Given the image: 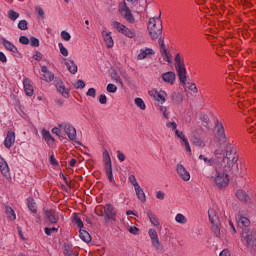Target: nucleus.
Returning a JSON list of instances; mask_svg holds the SVG:
<instances>
[{
	"label": "nucleus",
	"instance_id": "obj_1",
	"mask_svg": "<svg viewBox=\"0 0 256 256\" xmlns=\"http://www.w3.org/2000/svg\"><path fill=\"white\" fill-rule=\"evenodd\" d=\"M148 32L153 41L161 37L163 33V23L161 22V17H152L149 19Z\"/></svg>",
	"mask_w": 256,
	"mask_h": 256
},
{
	"label": "nucleus",
	"instance_id": "obj_2",
	"mask_svg": "<svg viewBox=\"0 0 256 256\" xmlns=\"http://www.w3.org/2000/svg\"><path fill=\"white\" fill-rule=\"evenodd\" d=\"M239 161V155H237V148L233 144L226 145V152L223 158L225 167H233L235 163Z\"/></svg>",
	"mask_w": 256,
	"mask_h": 256
},
{
	"label": "nucleus",
	"instance_id": "obj_3",
	"mask_svg": "<svg viewBox=\"0 0 256 256\" xmlns=\"http://www.w3.org/2000/svg\"><path fill=\"white\" fill-rule=\"evenodd\" d=\"M112 27L116 29L118 33H121L128 39H137V30H135L134 28L130 29L124 24H121L120 22H117V21H114L112 23Z\"/></svg>",
	"mask_w": 256,
	"mask_h": 256
},
{
	"label": "nucleus",
	"instance_id": "obj_4",
	"mask_svg": "<svg viewBox=\"0 0 256 256\" xmlns=\"http://www.w3.org/2000/svg\"><path fill=\"white\" fill-rule=\"evenodd\" d=\"M242 243L245 245L250 253H256V233L243 232Z\"/></svg>",
	"mask_w": 256,
	"mask_h": 256
},
{
	"label": "nucleus",
	"instance_id": "obj_5",
	"mask_svg": "<svg viewBox=\"0 0 256 256\" xmlns=\"http://www.w3.org/2000/svg\"><path fill=\"white\" fill-rule=\"evenodd\" d=\"M214 184L216 185V187H218V189H225L229 187V174L226 171L216 172Z\"/></svg>",
	"mask_w": 256,
	"mask_h": 256
},
{
	"label": "nucleus",
	"instance_id": "obj_6",
	"mask_svg": "<svg viewBox=\"0 0 256 256\" xmlns=\"http://www.w3.org/2000/svg\"><path fill=\"white\" fill-rule=\"evenodd\" d=\"M103 161H104L105 173L110 183L115 184V179L113 178V166L111 164V156L109 155V151L107 150H104L103 152Z\"/></svg>",
	"mask_w": 256,
	"mask_h": 256
},
{
	"label": "nucleus",
	"instance_id": "obj_7",
	"mask_svg": "<svg viewBox=\"0 0 256 256\" xmlns=\"http://www.w3.org/2000/svg\"><path fill=\"white\" fill-rule=\"evenodd\" d=\"M118 11L120 15L127 21L128 23H135V16H133V13L131 12V9L127 7L126 2H122L118 6Z\"/></svg>",
	"mask_w": 256,
	"mask_h": 256
},
{
	"label": "nucleus",
	"instance_id": "obj_8",
	"mask_svg": "<svg viewBox=\"0 0 256 256\" xmlns=\"http://www.w3.org/2000/svg\"><path fill=\"white\" fill-rule=\"evenodd\" d=\"M58 127L64 130V133L67 135L70 141H74V143H77V129H75V126L69 123H62L59 124Z\"/></svg>",
	"mask_w": 256,
	"mask_h": 256
},
{
	"label": "nucleus",
	"instance_id": "obj_9",
	"mask_svg": "<svg viewBox=\"0 0 256 256\" xmlns=\"http://www.w3.org/2000/svg\"><path fill=\"white\" fill-rule=\"evenodd\" d=\"M148 236L151 239L152 246L156 251H163L165 247L162 245L161 241H159V235L157 234V230L150 228L148 230Z\"/></svg>",
	"mask_w": 256,
	"mask_h": 256
},
{
	"label": "nucleus",
	"instance_id": "obj_10",
	"mask_svg": "<svg viewBox=\"0 0 256 256\" xmlns=\"http://www.w3.org/2000/svg\"><path fill=\"white\" fill-rule=\"evenodd\" d=\"M150 97H153V99H155V101H157L158 103H165V101H167V92L164 90H150L149 92Z\"/></svg>",
	"mask_w": 256,
	"mask_h": 256
},
{
	"label": "nucleus",
	"instance_id": "obj_11",
	"mask_svg": "<svg viewBox=\"0 0 256 256\" xmlns=\"http://www.w3.org/2000/svg\"><path fill=\"white\" fill-rule=\"evenodd\" d=\"M216 139L219 141V143H227L225 127L223 126V123L219 121L216 122Z\"/></svg>",
	"mask_w": 256,
	"mask_h": 256
},
{
	"label": "nucleus",
	"instance_id": "obj_12",
	"mask_svg": "<svg viewBox=\"0 0 256 256\" xmlns=\"http://www.w3.org/2000/svg\"><path fill=\"white\" fill-rule=\"evenodd\" d=\"M176 173L178 177L182 179V181L187 182L191 180V173H189V171H187V168H185V166H183L182 164L176 165Z\"/></svg>",
	"mask_w": 256,
	"mask_h": 256
},
{
	"label": "nucleus",
	"instance_id": "obj_13",
	"mask_svg": "<svg viewBox=\"0 0 256 256\" xmlns=\"http://www.w3.org/2000/svg\"><path fill=\"white\" fill-rule=\"evenodd\" d=\"M176 79H177V76L173 71L162 73L160 76V81H162L163 83H166V85H175Z\"/></svg>",
	"mask_w": 256,
	"mask_h": 256
},
{
	"label": "nucleus",
	"instance_id": "obj_14",
	"mask_svg": "<svg viewBox=\"0 0 256 256\" xmlns=\"http://www.w3.org/2000/svg\"><path fill=\"white\" fill-rule=\"evenodd\" d=\"M56 89L64 99H69V97H71V94H69V88L65 87V83L62 82V80H58L56 82Z\"/></svg>",
	"mask_w": 256,
	"mask_h": 256
},
{
	"label": "nucleus",
	"instance_id": "obj_15",
	"mask_svg": "<svg viewBox=\"0 0 256 256\" xmlns=\"http://www.w3.org/2000/svg\"><path fill=\"white\" fill-rule=\"evenodd\" d=\"M237 225L238 227H241L242 229L245 227H249L251 225V220L243 212H239V214L236 217Z\"/></svg>",
	"mask_w": 256,
	"mask_h": 256
},
{
	"label": "nucleus",
	"instance_id": "obj_16",
	"mask_svg": "<svg viewBox=\"0 0 256 256\" xmlns=\"http://www.w3.org/2000/svg\"><path fill=\"white\" fill-rule=\"evenodd\" d=\"M154 53H155V50H153V48H142L140 49L137 55V61H143L145 59H149V57H151Z\"/></svg>",
	"mask_w": 256,
	"mask_h": 256
},
{
	"label": "nucleus",
	"instance_id": "obj_17",
	"mask_svg": "<svg viewBox=\"0 0 256 256\" xmlns=\"http://www.w3.org/2000/svg\"><path fill=\"white\" fill-rule=\"evenodd\" d=\"M104 215L107 219L115 221V217H117V211L115 210V207H113V205L106 204L104 206Z\"/></svg>",
	"mask_w": 256,
	"mask_h": 256
},
{
	"label": "nucleus",
	"instance_id": "obj_18",
	"mask_svg": "<svg viewBox=\"0 0 256 256\" xmlns=\"http://www.w3.org/2000/svg\"><path fill=\"white\" fill-rule=\"evenodd\" d=\"M102 38L105 42L107 49H113L115 41H113V36H111V32H108L107 30H102Z\"/></svg>",
	"mask_w": 256,
	"mask_h": 256
},
{
	"label": "nucleus",
	"instance_id": "obj_19",
	"mask_svg": "<svg viewBox=\"0 0 256 256\" xmlns=\"http://www.w3.org/2000/svg\"><path fill=\"white\" fill-rule=\"evenodd\" d=\"M235 195L241 203H251V196H249L247 191L239 189L236 191Z\"/></svg>",
	"mask_w": 256,
	"mask_h": 256
},
{
	"label": "nucleus",
	"instance_id": "obj_20",
	"mask_svg": "<svg viewBox=\"0 0 256 256\" xmlns=\"http://www.w3.org/2000/svg\"><path fill=\"white\" fill-rule=\"evenodd\" d=\"M24 91L28 97H33L35 90L33 89V84L29 78L23 79Z\"/></svg>",
	"mask_w": 256,
	"mask_h": 256
},
{
	"label": "nucleus",
	"instance_id": "obj_21",
	"mask_svg": "<svg viewBox=\"0 0 256 256\" xmlns=\"http://www.w3.org/2000/svg\"><path fill=\"white\" fill-rule=\"evenodd\" d=\"M46 215V219L49 221V223H51L52 225H55L57 223H59V214H57L55 211L53 210H47L45 212Z\"/></svg>",
	"mask_w": 256,
	"mask_h": 256
},
{
	"label": "nucleus",
	"instance_id": "obj_22",
	"mask_svg": "<svg viewBox=\"0 0 256 256\" xmlns=\"http://www.w3.org/2000/svg\"><path fill=\"white\" fill-rule=\"evenodd\" d=\"M63 62H64V65L67 67V70L69 71V73H71L72 75H75L77 73L78 68H77V65L75 64V61L64 58Z\"/></svg>",
	"mask_w": 256,
	"mask_h": 256
},
{
	"label": "nucleus",
	"instance_id": "obj_23",
	"mask_svg": "<svg viewBox=\"0 0 256 256\" xmlns=\"http://www.w3.org/2000/svg\"><path fill=\"white\" fill-rule=\"evenodd\" d=\"M14 144H15V132L8 131L4 141V145L7 149H11V147H13Z\"/></svg>",
	"mask_w": 256,
	"mask_h": 256
},
{
	"label": "nucleus",
	"instance_id": "obj_24",
	"mask_svg": "<svg viewBox=\"0 0 256 256\" xmlns=\"http://www.w3.org/2000/svg\"><path fill=\"white\" fill-rule=\"evenodd\" d=\"M41 71L44 73L43 77H41L42 81H46V83H51V81L55 79V75H53L52 72L47 69V66H42Z\"/></svg>",
	"mask_w": 256,
	"mask_h": 256
},
{
	"label": "nucleus",
	"instance_id": "obj_25",
	"mask_svg": "<svg viewBox=\"0 0 256 256\" xmlns=\"http://www.w3.org/2000/svg\"><path fill=\"white\" fill-rule=\"evenodd\" d=\"M147 217H148L151 225H153V227H160L161 226V222L159 221V217H157V214L153 213V211L148 210L147 211Z\"/></svg>",
	"mask_w": 256,
	"mask_h": 256
},
{
	"label": "nucleus",
	"instance_id": "obj_26",
	"mask_svg": "<svg viewBox=\"0 0 256 256\" xmlns=\"http://www.w3.org/2000/svg\"><path fill=\"white\" fill-rule=\"evenodd\" d=\"M176 71L178 73L180 83H182V85H185V83H187V70L185 69V66H180L179 68H176Z\"/></svg>",
	"mask_w": 256,
	"mask_h": 256
},
{
	"label": "nucleus",
	"instance_id": "obj_27",
	"mask_svg": "<svg viewBox=\"0 0 256 256\" xmlns=\"http://www.w3.org/2000/svg\"><path fill=\"white\" fill-rule=\"evenodd\" d=\"M0 172L4 177H9L10 172H9V165L3 159V157L0 156Z\"/></svg>",
	"mask_w": 256,
	"mask_h": 256
},
{
	"label": "nucleus",
	"instance_id": "obj_28",
	"mask_svg": "<svg viewBox=\"0 0 256 256\" xmlns=\"http://www.w3.org/2000/svg\"><path fill=\"white\" fill-rule=\"evenodd\" d=\"M208 217L210 223H219V214L217 213V208L208 209Z\"/></svg>",
	"mask_w": 256,
	"mask_h": 256
},
{
	"label": "nucleus",
	"instance_id": "obj_29",
	"mask_svg": "<svg viewBox=\"0 0 256 256\" xmlns=\"http://www.w3.org/2000/svg\"><path fill=\"white\" fill-rule=\"evenodd\" d=\"M2 44L5 47V49H7V51H10L11 53H19V50L13 43H11V41L2 38Z\"/></svg>",
	"mask_w": 256,
	"mask_h": 256
},
{
	"label": "nucleus",
	"instance_id": "obj_30",
	"mask_svg": "<svg viewBox=\"0 0 256 256\" xmlns=\"http://www.w3.org/2000/svg\"><path fill=\"white\" fill-rule=\"evenodd\" d=\"M171 99L174 105H180V103H183V95L180 93H172Z\"/></svg>",
	"mask_w": 256,
	"mask_h": 256
},
{
	"label": "nucleus",
	"instance_id": "obj_31",
	"mask_svg": "<svg viewBox=\"0 0 256 256\" xmlns=\"http://www.w3.org/2000/svg\"><path fill=\"white\" fill-rule=\"evenodd\" d=\"M135 189L136 195L139 199V201H141L142 203H145V201H147L146 197H145V192L143 191V188H141V186H137Z\"/></svg>",
	"mask_w": 256,
	"mask_h": 256
},
{
	"label": "nucleus",
	"instance_id": "obj_32",
	"mask_svg": "<svg viewBox=\"0 0 256 256\" xmlns=\"http://www.w3.org/2000/svg\"><path fill=\"white\" fill-rule=\"evenodd\" d=\"M5 214L7 215L8 219L10 221H15V219H17V215L15 214V210H13V208H11L10 206H6Z\"/></svg>",
	"mask_w": 256,
	"mask_h": 256
},
{
	"label": "nucleus",
	"instance_id": "obj_33",
	"mask_svg": "<svg viewBox=\"0 0 256 256\" xmlns=\"http://www.w3.org/2000/svg\"><path fill=\"white\" fill-rule=\"evenodd\" d=\"M175 221L176 223H178L179 225H187V217L185 215H183L182 213H178L175 216Z\"/></svg>",
	"mask_w": 256,
	"mask_h": 256
},
{
	"label": "nucleus",
	"instance_id": "obj_34",
	"mask_svg": "<svg viewBox=\"0 0 256 256\" xmlns=\"http://www.w3.org/2000/svg\"><path fill=\"white\" fill-rule=\"evenodd\" d=\"M160 53L167 63H173V60L171 59V52H169L167 49L160 50Z\"/></svg>",
	"mask_w": 256,
	"mask_h": 256
},
{
	"label": "nucleus",
	"instance_id": "obj_35",
	"mask_svg": "<svg viewBox=\"0 0 256 256\" xmlns=\"http://www.w3.org/2000/svg\"><path fill=\"white\" fill-rule=\"evenodd\" d=\"M80 239L85 243H91V234L85 230H80Z\"/></svg>",
	"mask_w": 256,
	"mask_h": 256
},
{
	"label": "nucleus",
	"instance_id": "obj_36",
	"mask_svg": "<svg viewBox=\"0 0 256 256\" xmlns=\"http://www.w3.org/2000/svg\"><path fill=\"white\" fill-rule=\"evenodd\" d=\"M212 231L217 237H221V223H211Z\"/></svg>",
	"mask_w": 256,
	"mask_h": 256
},
{
	"label": "nucleus",
	"instance_id": "obj_37",
	"mask_svg": "<svg viewBox=\"0 0 256 256\" xmlns=\"http://www.w3.org/2000/svg\"><path fill=\"white\" fill-rule=\"evenodd\" d=\"M28 208L31 211V213H37V203H35V200L33 198H28Z\"/></svg>",
	"mask_w": 256,
	"mask_h": 256
},
{
	"label": "nucleus",
	"instance_id": "obj_38",
	"mask_svg": "<svg viewBox=\"0 0 256 256\" xmlns=\"http://www.w3.org/2000/svg\"><path fill=\"white\" fill-rule=\"evenodd\" d=\"M42 136L45 139V141H55V138L51 136V132H49L48 130L43 129Z\"/></svg>",
	"mask_w": 256,
	"mask_h": 256
},
{
	"label": "nucleus",
	"instance_id": "obj_39",
	"mask_svg": "<svg viewBox=\"0 0 256 256\" xmlns=\"http://www.w3.org/2000/svg\"><path fill=\"white\" fill-rule=\"evenodd\" d=\"M58 47H59V51L61 53V55H63V57H69V50H67V48H65V46L63 45V43H58Z\"/></svg>",
	"mask_w": 256,
	"mask_h": 256
},
{
	"label": "nucleus",
	"instance_id": "obj_40",
	"mask_svg": "<svg viewBox=\"0 0 256 256\" xmlns=\"http://www.w3.org/2000/svg\"><path fill=\"white\" fill-rule=\"evenodd\" d=\"M8 18L11 21H17L19 19V12H15V10L8 11Z\"/></svg>",
	"mask_w": 256,
	"mask_h": 256
},
{
	"label": "nucleus",
	"instance_id": "obj_41",
	"mask_svg": "<svg viewBox=\"0 0 256 256\" xmlns=\"http://www.w3.org/2000/svg\"><path fill=\"white\" fill-rule=\"evenodd\" d=\"M134 101H135V105H137V107H139V109H141L142 111H145L146 106H145V102L143 101V99L136 98Z\"/></svg>",
	"mask_w": 256,
	"mask_h": 256
},
{
	"label": "nucleus",
	"instance_id": "obj_42",
	"mask_svg": "<svg viewBox=\"0 0 256 256\" xmlns=\"http://www.w3.org/2000/svg\"><path fill=\"white\" fill-rule=\"evenodd\" d=\"M95 213L96 215H98L99 217H105V206H98L95 209Z\"/></svg>",
	"mask_w": 256,
	"mask_h": 256
},
{
	"label": "nucleus",
	"instance_id": "obj_43",
	"mask_svg": "<svg viewBox=\"0 0 256 256\" xmlns=\"http://www.w3.org/2000/svg\"><path fill=\"white\" fill-rule=\"evenodd\" d=\"M111 77L115 80L116 83H118L119 85H123V81H121V76H119L117 72H112Z\"/></svg>",
	"mask_w": 256,
	"mask_h": 256
},
{
	"label": "nucleus",
	"instance_id": "obj_44",
	"mask_svg": "<svg viewBox=\"0 0 256 256\" xmlns=\"http://www.w3.org/2000/svg\"><path fill=\"white\" fill-rule=\"evenodd\" d=\"M18 29L21 31H27V29H29L27 26V20H20L18 23Z\"/></svg>",
	"mask_w": 256,
	"mask_h": 256
},
{
	"label": "nucleus",
	"instance_id": "obj_45",
	"mask_svg": "<svg viewBox=\"0 0 256 256\" xmlns=\"http://www.w3.org/2000/svg\"><path fill=\"white\" fill-rule=\"evenodd\" d=\"M175 61H176V69H178L179 67H185V65H183V60H181V54H176Z\"/></svg>",
	"mask_w": 256,
	"mask_h": 256
},
{
	"label": "nucleus",
	"instance_id": "obj_46",
	"mask_svg": "<svg viewBox=\"0 0 256 256\" xmlns=\"http://www.w3.org/2000/svg\"><path fill=\"white\" fill-rule=\"evenodd\" d=\"M128 181L131 183V185H133L134 189L136 187H139V183L137 182V178L135 177V175H130Z\"/></svg>",
	"mask_w": 256,
	"mask_h": 256
},
{
	"label": "nucleus",
	"instance_id": "obj_47",
	"mask_svg": "<svg viewBox=\"0 0 256 256\" xmlns=\"http://www.w3.org/2000/svg\"><path fill=\"white\" fill-rule=\"evenodd\" d=\"M193 144L196 146V147H205V142L201 139V138H195L193 140Z\"/></svg>",
	"mask_w": 256,
	"mask_h": 256
},
{
	"label": "nucleus",
	"instance_id": "obj_48",
	"mask_svg": "<svg viewBox=\"0 0 256 256\" xmlns=\"http://www.w3.org/2000/svg\"><path fill=\"white\" fill-rule=\"evenodd\" d=\"M46 235H51L52 233H57L59 231V226L52 228H45Z\"/></svg>",
	"mask_w": 256,
	"mask_h": 256
},
{
	"label": "nucleus",
	"instance_id": "obj_49",
	"mask_svg": "<svg viewBox=\"0 0 256 256\" xmlns=\"http://www.w3.org/2000/svg\"><path fill=\"white\" fill-rule=\"evenodd\" d=\"M175 135L178 137V139H181V141H183V143H185L187 140V137H185V134H183V132L176 130Z\"/></svg>",
	"mask_w": 256,
	"mask_h": 256
},
{
	"label": "nucleus",
	"instance_id": "obj_50",
	"mask_svg": "<svg viewBox=\"0 0 256 256\" xmlns=\"http://www.w3.org/2000/svg\"><path fill=\"white\" fill-rule=\"evenodd\" d=\"M166 127H168V129H172V131H178L177 130V122L173 121V122H167L166 123Z\"/></svg>",
	"mask_w": 256,
	"mask_h": 256
},
{
	"label": "nucleus",
	"instance_id": "obj_51",
	"mask_svg": "<svg viewBox=\"0 0 256 256\" xmlns=\"http://www.w3.org/2000/svg\"><path fill=\"white\" fill-rule=\"evenodd\" d=\"M160 113L163 114L165 119H169V112L167 111V106H160Z\"/></svg>",
	"mask_w": 256,
	"mask_h": 256
},
{
	"label": "nucleus",
	"instance_id": "obj_52",
	"mask_svg": "<svg viewBox=\"0 0 256 256\" xmlns=\"http://www.w3.org/2000/svg\"><path fill=\"white\" fill-rule=\"evenodd\" d=\"M61 37L64 39V41H71V34H69L67 31H62Z\"/></svg>",
	"mask_w": 256,
	"mask_h": 256
},
{
	"label": "nucleus",
	"instance_id": "obj_53",
	"mask_svg": "<svg viewBox=\"0 0 256 256\" xmlns=\"http://www.w3.org/2000/svg\"><path fill=\"white\" fill-rule=\"evenodd\" d=\"M107 91L108 93H117V87L115 86V84H108Z\"/></svg>",
	"mask_w": 256,
	"mask_h": 256
},
{
	"label": "nucleus",
	"instance_id": "obj_54",
	"mask_svg": "<svg viewBox=\"0 0 256 256\" xmlns=\"http://www.w3.org/2000/svg\"><path fill=\"white\" fill-rule=\"evenodd\" d=\"M86 95L88 97H95L97 95V90H95V88H89Z\"/></svg>",
	"mask_w": 256,
	"mask_h": 256
},
{
	"label": "nucleus",
	"instance_id": "obj_55",
	"mask_svg": "<svg viewBox=\"0 0 256 256\" xmlns=\"http://www.w3.org/2000/svg\"><path fill=\"white\" fill-rule=\"evenodd\" d=\"M30 44L32 47H39V39H37L35 37H31Z\"/></svg>",
	"mask_w": 256,
	"mask_h": 256
},
{
	"label": "nucleus",
	"instance_id": "obj_56",
	"mask_svg": "<svg viewBox=\"0 0 256 256\" xmlns=\"http://www.w3.org/2000/svg\"><path fill=\"white\" fill-rule=\"evenodd\" d=\"M76 89H85V82L83 80H78L75 84Z\"/></svg>",
	"mask_w": 256,
	"mask_h": 256
},
{
	"label": "nucleus",
	"instance_id": "obj_57",
	"mask_svg": "<svg viewBox=\"0 0 256 256\" xmlns=\"http://www.w3.org/2000/svg\"><path fill=\"white\" fill-rule=\"evenodd\" d=\"M74 222L76 223V225H78V227H80V229L83 228V221H81V218H79V216H74Z\"/></svg>",
	"mask_w": 256,
	"mask_h": 256
},
{
	"label": "nucleus",
	"instance_id": "obj_58",
	"mask_svg": "<svg viewBox=\"0 0 256 256\" xmlns=\"http://www.w3.org/2000/svg\"><path fill=\"white\" fill-rule=\"evenodd\" d=\"M99 103L101 105H106L107 104V96L105 94H101L99 96Z\"/></svg>",
	"mask_w": 256,
	"mask_h": 256
},
{
	"label": "nucleus",
	"instance_id": "obj_59",
	"mask_svg": "<svg viewBox=\"0 0 256 256\" xmlns=\"http://www.w3.org/2000/svg\"><path fill=\"white\" fill-rule=\"evenodd\" d=\"M19 42L22 43V45H29V38H27V36H21Z\"/></svg>",
	"mask_w": 256,
	"mask_h": 256
},
{
	"label": "nucleus",
	"instance_id": "obj_60",
	"mask_svg": "<svg viewBox=\"0 0 256 256\" xmlns=\"http://www.w3.org/2000/svg\"><path fill=\"white\" fill-rule=\"evenodd\" d=\"M129 233H131L132 235H137V233H139V228L135 227V226H131L128 229Z\"/></svg>",
	"mask_w": 256,
	"mask_h": 256
},
{
	"label": "nucleus",
	"instance_id": "obj_61",
	"mask_svg": "<svg viewBox=\"0 0 256 256\" xmlns=\"http://www.w3.org/2000/svg\"><path fill=\"white\" fill-rule=\"evenodd\" d=\"M204 163H206V165L213 166V165H215V159H213V158H210V159L204 158Z\"/></svg>",
	"mask_w": 256,
	"mask_h": 256
},
{
	"label": "nucleus",
	"instance_id": "obj_62",
	"mask_svg": "<svg viewBox=\"0 0 256 256\" xmlns=\"http://www.w3.org/2000/svg\"><path fill=\"white\" fill-rule=\"evenodd\" d=\"M156 198L160 199V201H163V199H165V194L163 193V191H158L156 193Z\"/></svg>",
	"mask_w": 256,
	"mask_h": 256
},
{
	"label": "nucleus",
	"instance_id": "obj_63",
	"mask_svg": "<svg viewBox=\"0 0 256 256\" xmlns=\"http://www.w3.org/2000/svg\"><path fill=\"white\" fill-rule=\"evenodd\" d=\"M117 157H118L119 161H121V163H123V161H125V154H123L121 151H117Z\"/></svg>",
	"mask_w": 256,
	"mask_h": 256
},
{
	"label": "nucleus",
	"instance_id": "obj_64",
	"mask_svg": "<svg viewBox=\"0 0 256 256\" xmlns=\"http://www.w3.org/2000/svg\"><path fill=\"white\" fill-rule=\"evenodd\" d=\"M220 256H231V252H229V249H224L220 252Z\"/></svg>",
	"mask_w": 256,
	"mask_h": 256
}]
</instances>
